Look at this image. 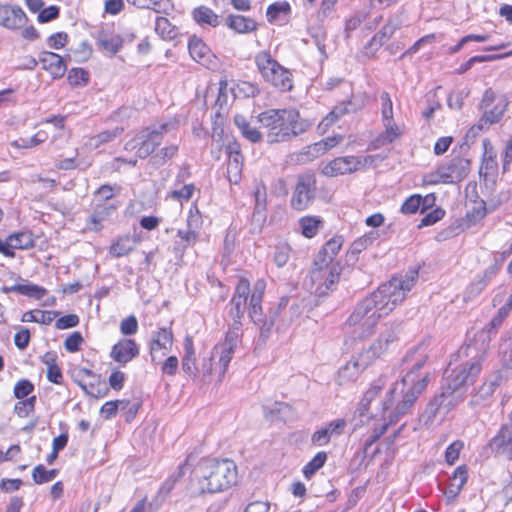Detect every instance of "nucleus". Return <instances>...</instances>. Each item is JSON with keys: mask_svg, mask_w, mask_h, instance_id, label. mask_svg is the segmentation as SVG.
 Returning a JSON list of instances; mask_svg holds the SVG:
<instances>
[{"mask_svg": "<svg viewBox=\"0 0 512 512\" xmlns=\"http://www.w3.org/2000/svg\"><path fill=\"white\" fill-rule=\"evenodd\" d=\"M291 248L287 243H280L274 248L273 261L277 267L281 268L286 265L290 258Z\"/></svg>", "mask_w": 512, "mask_h": 512, "instance_id": "obj_58", "label": "nucleus"}, {"mask_svg": "<svg viewBox=\"0 0 512 512\" xmlns=\"http://www.w3.org/2000/svg\"><path fill=\"white\" fill-rule=\"evenodd\" d=\"M188 50L192 59L199 64L210 68L214 63V55L200 38L195 36L191 37L188 42Z\"/></svg>", "mask_w": 512, "mask_h": 512, "instance_id": "obj_28", "label": "nucleus"}, {"mask_svg": "<svg viewBox=\"0 0 512 512\" xmlns=\"http://www.w3.org/2000/svg\"><path fill=\"white\" fill-rule=\"evenodd\" d=\"M34 390V385L27 379L19 380L14 386V396L17 399L27 397Z\"/></svg>", "mask_w": 512, "mask_h": 512, "instance_id": "obj_64", "label": "nucleus"}, {"mask_svg": "<svg viewBox=\"0 0 512 512\" xmlns=\"http://www.w3.org/2000/svg\"><path fill=\"white\" fill-rule=\"evenodd\" d=\"M122 127H116L113 130L102 131L90 138L89 145L98 148L105 143H109L119 137L123 133Z\"/></svg>", "mask_w": 512, "mask_h": 512, "instance_id": "obj_48", "label": "nucleus"}, {"mask_svg": "<svg viewBox=\"0 0 512 512\" xmlns=\"http://www.w3.org/2000/svg\"><path fill=\"white\" fill-rule=\"evenodd\" d=\"M467 479L468 470L465 465H461L454 470L449 484L444 491V494L449 501H454L457 498L463 486L467 482Z\"/></svg>", "mask_w": 512, "mask_h": 512, "instance_id": "obj_31", "label": "nucleus"}, {"mask_svg": "<svg viewBox=\"0 0 512 512\" xmlns=\"http://www.w3.org/2000/svg\"><path fill=\"white\" fill-rule=\"evenodd\" d=\"M136 241L129 235L119 237L109 248L112 256L120 258L133 251Z\"/></svg>", "mask_w": 512, "mask_h": 512, "instance_id": "obj_38", "label": "nucleus"}, {"mask_svg": "<svg viewBox=\"0 0 512 512\" xmlns=\"http://www.w3.org/2000/svg\"><path fill=\"white\" fill-rule=\"evenodd\" d=\"M290 11L291 7L287 1H279L268 6L266 16L269 22H274L280 15L286 16Z\"/></svg>", "mask_w": 512, "mask_h": 512, "instance_id": "obj_51", "label": "nucleus"}, {"mask_svg": "<svg viewBox=\"0 0 512 512\" xmlns=\"http://www.w3.org/2000/svg\"><path fill=\"white\" fill-rule=\"evenodd\" d=\"M38 61L43 70L47 71L53 79L62 78L67 71V64L63 57L51 51H42Z\"/></svg>", "mask_w": 512, "mask_h": 512, "instance_id": "obj_21", "label": "nucleus"}, {"mask_svg": "<svg viewBox=\"0 0 512 512\" xmlns=\"http://www.w3.org/2000/svg\"><path fill=\"white\" fill-rule=\"evenodd\" d=\"M234 123L241 132L242 136L252 143H257L262 139V134L257 128L252 127L247 119L242 115L234 117Z\"/></svg>", "mask_w": 512, "mask_h": 512, "instance_id": "obj_40", "label": "nucleus"}, {"mask_svg": "<svg viewBox=\"0 0 512 512\" xmlns=\"http://www.w3.org/2000/svg\"><path fill=\"white\" fill-rule=\"evenodd\" d=\"M139 355V347L133 339L118 341L111 350L110 357L120 365H126Z\"/></svg>", "mask_w": 512, "mask_h": 512, "instance_id": "obj_26", "label": "nucleus"}, {"mask_svg": "<svg viewBox=\"0 0 512 512\" xmlns=\"http://www.w3.org/2000/svg\"><path fill=\"white\" fill-rule=\"evenodd\" d=\"M398 329L399 325L397 323H386L378 337L373 340L367 348H364L359 352L361 359L363 360V364H368L370 366L377 359L384 356L389 351L390 346L397 341Z\"/></svg>", "mask_w": 512, "mask_h": 512, "instance_id": "obj_14", "label": "nucleus"}, {"mask_svg": "<svg viewBox=\"0 0 512 512\" xmlns=\"http://www.w3.org/2000/svg\"><path fill=\"white\" fill-rule=\"evenodd\" d=\"M340 273L339 265H315L314 261L305 285L316 296H326L335 289Z\"/></svg>", "mask_w": 512, "mask_h": 512, "instance_id": "obj_9", "label": "nucleus"}, {"mask_svg": "<svg viewBox=\"0 0 512 512\" xmlns=\"http://www.w3.org/2000/svg\"><path fill=\"white\" fill-rule=\"evenodd\" d=\"M192 15L195 22L202 27H217L220 23L219 16L207 6L195 8Z\"/></svg>", "mask_w": 512, "mask_h": 512, "instance_id": "obj_34", "label": "nucleus"}, {"mask_svg": "<svg viewBox=\"0 0 512 512\" xmlns=\"http://www.w3.org/2000/svg\"><path fill=\"white\" fill-rule=\"evenodd\" d=\"M316 195V177L313 173H304L298 176L295 189L291 197V207L303 211L310 207Z\"/></svg>", "mask_w": 512, "mask_h": 512, "instance_id": "obj_15", "label": "nucleus"}, {"mask_svg": "<svg viewBox=\"0 0 512 512\" xmlns=\"http://www.w3.org/2000/svg\"><path fill=\"white\" fill-rule=\"evenodd\" d=\"M383 125L385 127V131L372 142L373 148L375 149L392 143L401 135V131L395 124L394 119L390 121H383Z\"/></svg>", "mask_w": 512, "mask_h": 512, "instance_id": "obj_35", "label": "nucleus"}, {"mask_svg": "<svg viewBox=\"0 0 512 512\" xmlns=\"http://www.w3.org/2000/svg\"><path fill=\"white\" fill-rule=\"evenodd\" d=\"M462 399L461 394H452L450 390H447L442 385L441 393L435 396L426 407L425 413L427 415V421H433L438 414L445 415L461 402Z\"/></svg>", "mask_w": 512, "mask_h": 512, "instance_id": "obj_17", "label": "nucleus"}, {"mask_svg": "<svg viewBox=\"0 0 512 512\" xmlns=\"http://www.w3.org/2000/svg\"><path fill=\"white\" fill-rule=\"evenodd\" d=\"M220 369V354L214 353L213 349L211 356L208 359H203L200 371L203 376H210L213 371H215L218 374L219 381L221 382L226 372L223 375H220Z\"/></svg>", "mask_w": 512, "mask_h": 512, "instance_id": "obj_46", "label": "nucleus"}, {"mask_svg": "<svg viewBox=\"0 0 512 512\" xmlns=\"http://www.w3.org/2000/svg\"><path fill=\"white\" fill-rule=\"evenodd\" d=\"M488 447L496 457L512 460V423L504 424L489 441Z\"/></svg>", "mask_w": 512, "mask_h": 512, "instance_id": "obj_19", "label": "nucleus"}, {"mask_svg": "<svg viewBox=\"0 0 512 512\" xmlns=\"http://www.w3.org/2000/svg\"><path fill=\"white\" fill-rule=\"evenodd\" d=\"M155 32L166 40H173L178 35V29L168 18L159 16L155 20Z\"/></svg>", "mask_w": 512, "mask_h": 512, "instance_id": "obj_43", "label": "nucleus"}, {"mask_svg": "<svg viewBox=\"0 0 512 512\" xmlns=\"http://www.w3.org/2000/svg\"><path fill=\"white\" fill-rule=\"evenodd\" d=\"M343 244L341 236L328 240L315 257V265H339L335 263L334 257L338 254Z\"/></svg>", "mask_w": 512, "mask_h": 512, "instance_id": "obj_30", "label": "nucleus"}, {"mask_svg": "<svg viewBox=\"0 0 512 512\" xmlns=\"http://www.w3.org/2000/svg\"><path fill=\"white\" fill-rule=\"evenodd\" d=\"M10 246L14 249L27 250L34 246V239L30 232H18L8 236Z\"/></svg>", "mask_w": 512, "mask_h": 512, "instance_id": "obj_47", "label": "nucleus"}, {"mask_svg": "<svg viewBox=\"0 0 512 512\" xmlns=\"http://www.w3.org/2000/svg\"><path fill=\"white\" fill-rule=\"evenodd\" d=\"M470 171V162L457 157L438 167V169L424 177V183L436 185L439 183H457L467 177Z\"/></svg>", "mask_w": 512, "mask_h": 512, "instance_id": "obj_13", "label": "nucleus"}, {"mask_svg": "<svg viewBox=\"0 0 512 512\" xmlns=\"http://www.w3.org/2000/svg\"><path fill=\"white\" fill-rule=\"evenodd\" d=\"M364 107V100L360 96H353L346 102H342L334 107V109L322 119L318 125V129L325 133L336 121L342 116L355 113Z\"/></svg>", "mask_w": 512, "mask_h": 512, "instance_id": "obj_18", "label": "nucleus"}, {"mask_svg": "<svg viewBox=\"0 0 512 512\" xmlns=\"http://www.w3.org/2000/svg\"><path fill=\"white\" fill-rule=\"evenodd\" d=\"M258 71L274 87L289 91L292 88L291 73L281 66L267 51H261L255 56Z\"/></svg>", "mask_w": 512, "mask_h": 512, "instance_id": "obj_10", "label": "nucleus"}, {"mask_svg": "<svg viewBox=\"0 0 512 512\" xmlns=\"http://www.w3.org/2000/svg\"><path fill=\"white\" fill-rule=\"evenodd\" d=\"M325 153V144L314 143L305 147L299 154L297 160L300 162H310Z\"/></svg>", "mask_w": 512, "mask_h": 512, "instance_id": "obj_50", "label": "nucleus"}, {"mask_svg": "<svg viewBox=\"0 0 512 512\" xmlns=\"http://www.w3.org/2000/svg\"><path fill=\"white\" fill-rule=\"evenodd\" d=\"M80 373L89 378V381L82 380L79 382V385L81 386L83 391L90 396L96 398L100 397L101 391L97 386L100 382L99 376H97L95 373L88 369H82Z\"/></svg>", "mask_w": 512, "mask_h": 512, "instance_id": "obj_44", "label": "nucleus"}, {"mask_svg": "<svg viewBox=\"0 0 512 512\" xmlns=\"http://www.w3.org/2000/svg\"><path fill=\"white\" fill-rule=\"evenodd\" d=\"M36 396H31L25 400L18 401L14 406V412L21 418L28 417L35 408Z\"/></svg>", "mask_w": 512, "mask_h": 512, "instance_id": "obj_59", "label": "nucleus"}, {"mask_svg": "<svg viewBox=\"0 0 512 512\" xmlns=\"http://www.w3.org/2000/svg\"><path fill=\"white\" fill-rule=\"evenodd\" d=\"M178 150L179 148L176 144L165 146L152 156L151 161L156 166H162L167 161L173 159L178 154Z\"/></svg>", "mask_w": 512, "mask_h": 512, "instance_id": "obj_49", "label": "nucleus"}, {"mask_svg": "<svg viewBox=\"0 0 512 512\" xmlns=\"http://www.w3.org/2000/svg\"><path fill=\"white\" fill-rule=\"evenodd\" d=\"M129 4L141 9H151L159 13L165 10L168 0H127Z\"/></svg>", "mask_w": 512, "mask_h": 512, "instance_id": "obj_56", "label": "nucleus"}, {"mask_svg": "<svg viewBox=\"0 0 512 512\" xmlns=\"http://www.w3.org/2000/svg\"><path fill=\"white\" fill-rule=\"evenodd\" d=\"M26 22L27 16L20 7L0 3L1 26L10 30H16L22 28Z\"/></svg>", "mask_w": 512, "mask_h": 512, "instance_id": "obj_23", "label": "nucleus"}, {"mask_svg": "<svg viewBox=\"0 0 512 512\" xmlns=\"http://www.w3.org/2000/svg\"><path fill=\"white\" fill-rule=\"evenodd\" d=\"M406 22L407 19L404 13H396L388 19L375 35L385 44Z\"/></svg>", "mask_w": 512, "mask_h": 512, "instance_id": "obj_32", "label": "nucleus"}, {"mask_svg": "<svg viewBox=\"0 0 512 512\" xmlns=\"http://www.w3.org/2000/svg\"><path fill=\"white\" fill-rule=\"evenodd\" d=\"M463 356L468 359L461 363H457L456 359L452 360L444 371L443 386L452 394L462 395L460 390L473 384L482 369L486 350L479 352L475 346L467 345L460 348L457 353V358L460 359Z\"/></svg>", "mask_w": 512, "mask_h": 512, "instance_id": "obj_5", "label": "nucleus"}, {"mask_svg": "<svg viewBox=\"0 0 512 512\" xmlns=\"http://www.w3.org/2000/svg\"><path fill=\"white\" fill-rule=\"evenodd\" d=\"M257 118L261 126L267 129L269 143L289 141L305 133L312 125L296 109H269Z\"/></svg>", "mask_w": 512, "mask_h": 512, "instance_id": "obj_4", "label": "nucleus"}, {"mask_svg": "<svg viewBox=\"0 0 512 512\" xmlns=\"http://www.w3.org/2000/svg\"><path fill=\"white\" fill-rule=\"evenodd\" d=\"M3 291L6 293H18L24 296L41 299L46 294V289L38 285L27 283V284H15L12 286H5Z\"/></svg>", "mask_w": 512, "mask_h": 512, "instance_id": "obj_36", "label": "nucleus"}, {"mask_svg": "<svg viewBox=\"0 0 512 512\" xmlns=\"http://www.w3.org/2000/svg\"><path fill=\"white\" fill-rule=\"evenodd\" d=\"M499 356L501 360L499 375L503 379H508L512 376V331L503 335L499 344Z\"/></svg>", "mask_w": 512, "mask_h": 512, "instance_id": "obj_27", "label": "nucleus"}, {"mask_svg": "<svg viewBox=\"0 0 512 512\" xmlns=\"http://www.w3.org/2000/svg\"><path fill=\"white\" fill-rule=\"evenodd\" d=\"M172 126L171 123H162L142 129L126 142L124 149L126 151H135L137 158L145 159L161 144L164 134Z\"/></svg>", "mask_w": 512, "mask_h": 512, "instance_id": "obj_8", "label": "nucleus"}, {"mask_svg": "<svg viewBox=\"0 0 512 512\" xmlns=\"http://www.w3.org/2000/svg\"><path fill=\"white\" fill-rule=\"evenodd\" d=\"M417 278L418 271L416 270L410 271L404 277H392L364 299L375 308L380 316L386 317L405 299Z\"/></svg>", "mask_w": 512, "mask_h": 512, "instance_id": "obj_6", "label": "nucleus"}, {"mask_svg": "<svg viewBox=\"0 0 512 512\" xmlns=\"http://www.w3.org/2000/svg\"><path fill=\"white\" fill-rule=\"evenodd\" d=\"M427 359L426 349L422 346L407 352L403 361L410 364L408 372L401 381L393 385L387 397L380 402L384 419H388V422L383 424L379 431H375L367 445L377 441L386 433L389 425L398 422L401 417L411 412L414 403L429 382V373H419Z\"/></svg>", "mask_w": 512, "mask_h": 512, "instance_id": "obj_1", "label": "nucleus"}, {"mask_svg": "<svg viewBox=\"0 0 512 512\" xmlns=\"http://www.w3.org/2000/svg\"><path fill=\"white\" fill-rule=\"evenodd\" d=\"M464 443L461 440L452 442L445 451V460L452 465L459 458L460 451L463 449Z\"/></svg>", "mask_w": 512, "mask_h": 512, "instance_id": "obj_62", "label": "nucleus"}, {"mask_svg": "<svg viewBox=\"0 0 512 512\" xmlns=\"http://www.w3.org/2000/svg\"><path fill=\"white\" fill-rule=\"evenodd\" d=\"M88 81V73L82 68H73L68 73V82L73 86L85 85Z\"/></svg>", "mask_w": 512, "mask_h": 512, "instance_id": "obj_61", "label": "nucleus"}, {"mask_svg": "<svg viewBox=\"0 0 512 512\" xmlns=\"http://www.w3.org/2000/svg\"><path fill=\"white\" fill-rule=\"evenodd\" d=\"M250 293V283L247 279L241 278L235 288L234 295L229 302L228 315L233 320L223 342L214 346V353L220 354V375H223L233 358L236 347L242 337V318Z\"/></svg>", "mask_w": 512, "mask_h": 512, "instance_id": "obj_3", "label": "nucleus"}, {"mask_svg": "<svg viewBox=\"0 0 512 512\" xmlns=\"http://www.w3.org/2000/svg\"><path fill=\"white\" fill-rule=\"evenodd\" d=\"M429 196L422 197L421 195L415 194L407 198L401 206V212L404 214H414L421 207L422 212L427 208V201Z\"/></svg>", "mask_w": 512, "mask_h": 512, "instance_id": "obj_45", "label": "nucleus"}, {"mask_svg": "<svg viewBox=\"0 0 512 512\" xmlns=\"http://www.w3.org/2000/svg\"><path fill=\"white\" fill-rule=\"evenodd\" d=\"M511 54H512V52L507 53V54H503V55H477V56H473L468 61H466L465 63L460 65V67L458 68V73L459 74L465 73L466 71L471 69L472 66L475 63L493 61L495 59L504 58V57H506L508 55H511Z\"/></svg>", "mask_w": 512, "mask_h": 512, "instance_id": "obj_55", "label": "nucleus"}, {"mask_svg": "<svg viewBox=\"0 0 512 512\" xmlns=\"http://www.w3.org/2000/svg\"><path fill=\"white\" fill-rule=\"evenodd\" d=\"M47 136L45 132L39 131L31 138H20L15 140L12 145L17 148H31L39 145L46 140Z\"/></svg>", "mask_w": 512, "mask_h": 512, "instance_id": "obj_60", "label": "nucleus"}, {"mask_svg": "<svg viewBox=\"0 0 512 512\" xmlns=\"http://www.w3.org/2000/svg\"><path fill=\"white\" fill-rule=\"evenodd\" d=\"M382 316L374 307L363 299L360 301L346 320V325L353 329V333L360 338L372 335Z\"/></svg>", "mask_w": 512, "mask_h": 512, "instance_id": "obj_11", "label": "nucleus"}, {"mask_svg": "<svg viewBox=\"0 0 512 512\" xmlns=\"http://www.w3.org/2000/svg\"><path fill=\"white\" fill-rule=\"evenodd\" d=\"M119 207V203L96 204L93 212L86 220V229L92 232L102 230V223L107 220Z\"/></svg>", "mask_w": 512, "mask_h": 512, "instance_id": "obj_24", "label": "nucleus"}, {"mask_svg": "<svg viewBox=\"0 0 512 512\" xmlns=\"http://www.w3.org/2000/svg\"><path fill=\"white\" fill-rule=\"evenodd\" d=\"M497 94L492 88H488L484 91L483 97L479 103V109L482 111L477 124H475L471 130H485L491 125L499 123L503 118L507 108L508 100L501 98L497 103Z\"/></svg>", "mask_w": 512, "mask_h": 512, "instance_id": "obj_12", "label": "nucleus"}, {"mask_svg": "<svg viewBox=\"0 0 512 512\" xmlns=\"http://www.w3.org/2000/svg\"><path fill=\"white\" fill-rule=\"evenodd\" d=\"M346 427L344 419H336L321 429L315 431L311 436V442L315 446H325L335 436H340Z\"/></svg>", "mask_w": 512, "mask_h": 512, "instance_id": "obj_25", "label": "nucleus"}, {"mask_svg": "<svg viewBox=\"0 0 512 512\" xmlns=\"http://www.w3.org/2000/svg\"><path fill=\"white\" fill-rule=\"evenodd\" d=\"M265 288L266 284L264 280H257L255 282L248 307L249 317L253 323L258 326L260 330V339L263 342H265L271 334L276 315L283 309H286L289 303V298L283 297L278 303L277 311L270 313L269 316L264 315L261 304Z\"/></svg>", "mask_w": 512, "mask_h": 512, "instance_id": "obj_7", "label": "nucleus"}, {"mask_svg": "<svg viewBox=\"0 0 512 512\" xmlns=\"http://www.w3.org/2000/svg\"><path fill=\"white\" fill-rule=\"evenodd\" d=\"M298 224L303 236L313 238L323 227V220L318 216H304L299 219Z\"/></svg>", "mask_w": 512, "mask_h": 512, "instance_id": "obj_39", "label": "nucleus"}, {"mask_svg": "<svg viewBox=\"0 0 512 512\" xmlns=\"http://www.w3.org/2000/svg\"><path fill=\"white\" fill-rule=\"evenodd\" d=\"M371 157H357V156H344L337 157L327 163L322 173L328 177H335L347 173H352L359 169L364 168L367 165L368 160Z\"/></svg>", "mask_w": 512, "mask_h": 512, "instance_id": "obj_16", "label": "nucleus"}, {"mask_svg": "<svg viewBox=\"0 0 512 512\" xmlns=\"http://www.w3.org/2000/svg\"><path fill=\"white\" fill-rule=\"evenodd\" d=\"M203 223L202 216L196 206L190 208L189 214L187 217V229L197 231L201 228Z\"/></svg>", "mask_w": 512, "mask_h": 512, "instance_id": "obj_63", "label": "nucleus"}, {"mask_svg": "<svg viewBox=\"0 0 512 512\" xmlns=\"http://www.w3.org/2000/svg\"><path fill=\"white\" fill-rule=\"evenodd\" d=\"M184 349L185 355L182 359V370L190 377L195 378L199 372V369L196 367L195 364V349L191 338H185Z\"/></svg>", "mask_w": 512, "mask_h": 512, "instance_id": "obj_33", "label": "nucleus"}, {"mask_svg": "<svg viewBox=\"0 0 512 512\" xmlns=\"http://www.w3.org/2000/svg\"><path fill=\"white\" fill-rule=\"evenodd\" d=\"M58 314L59 313L56 311L31 310L23 314L22 321L48 325L58 316Z\"/></svg>", "mask_w": 512, "mask_h": 512, "instance_id": "obj_42", "label": "nucleus"}, {"mask_svg": "<svg viewBox=\"0 0 512 512\" xmlns=\"http://www.w3.org/2000/svg\"><path fill=\"white\" fill-rule=\"evenodd\" d=\"M368 364H363L360 354L353 356L345 365L339 370L336 378L338 385H346L355 382L360 374L368 367Z\"/></svg>", "mask_w": 512, "mask_h": 512, "instance_id": "obj_22", "label": "nucleus"}, {"mask_svg": "<svg viewBox=\"0 0 512 512\" xmlns=\"http://www.w3.org/2000/svg\"><path fill=\"white\" fill-rule=\"evenodd\" d=\"M227 179L231 184H238L242 178L243 155L240 152V146L236 142L227 145Z\"/></svg>", "mask_w": 512, "mask_h": 512, "instance_id": "obj_20", "label": "nucleus"}, {"mask_svg": "<svg viewBox=\"0 0 512 512\" xmlns=\"http://www.w3.org/2000/svg\"><path fill=\"white\" fill-rule=\"evenodd\" d=\"M237 481V467L229 459H201L192 471L187 486L190 497L214 494L230 488Z\"/></svg>", "mask_w": 512, "mask_h": 512, "instance_id": "obj_2", "label": "nucleus"}, {"mask_svg": "<svg viewBox=\"0 0 512 512\" xmlns=\"http://www.w3.org/2000/svg\"><path fill=\"white\" fill-rule=\"evenodd\" d=\"M506 380L507 379H503V377L499 375L498 371L495 380L484 382L483 385L479 388L475 397L481 400H485L486 398L493 394L497 386H499L503 381Z\"/></svg>", "mask_w": 512, "mask_h": 512, "instance_id": "obj_57", "label": "nucleus"}, {"mask_svg": "<svg viewBox=\"0 0 512 512\" xmlns=\"http://www.w3.org/2000/svg\"><path fill=\"white\" fill-rule=\"evenodd\" d=\"M58 470H47L43 465H37L32 471V477L36 484H44L56 478Z\"/></svg>", "mask_w": 512, "mask_h": 512, "instance_id": "obj_53", "label": "nucleus"}, {"mask_svg": "<svg viewBox=\"0 0 512 512\" xmlns=\"http://www.w3.org/2000/svg\"><path fill=\"white\" fill-rule=\"evenodd\" d=\"M97 45L110 55H115L122 48L123 40L119 35L101 32L97 39Z\"/></svg>", "mask_w": 512, "mask_h": 512, "instance_id": "obj_37", "label": "nucleus"}, {"mask_svg": "<svg viewBox=\"0 0 512 512\" xmlns=\"http://www.w3.org/2000/svg\"><path fill=\"white\" fill-rule=\"evenodd\" d=\"M129 406L128 400L107 401L100 410L105 419H111L116 416L118 410H124Z\"/></svg>", "mask_w": 512, "mask_h": 512, "instance_id": "obj_54", "label": "nucleus"}, {"mask_svg": "<svg viewBox=\"0 0 512 512\" xmlns=\"http://www.w3.org/2000/svg\"><path fill=\"white\" fill-rule=\"evenodd\" d=\"M327 460V454L324 451L318 452L303 468V474L310 478L317 470L323 467Z\"/></svg>", "mask_w": 512, "mask_h": 512, "instance_id": "obj_52", "label": "nucleus"}, {"mask_svg": "<svg viewBox=\"0 0 512 512\" xmlns=\"http://www.w3.org/2000/svg\"><path fill=\"white\" fill-rule=\"evenodd\" d=\"M172 342L173 334L170 329L160 328L157 332H155L150 343V354L152 361H155L159 353L160 356L166 355L172 346Z\"/></svg>", "mask_w": 512, "mask_h": 512, "instance_id": "obj_29", "label": "nucleus"}, {"mask_svg": "<svg viewBox=\"0 0 512 512\" xmlns=\"http://www.w3.org/2000/svg\"><path fill=\"white\" fill-rule=\"evenodd\" d=\"M227 25L238 33H248L256 29V22L242 15H230L227 17Z\"/></svg>", "mask_w": 512, "mask_h": 512, "instance_id": "obj_41", "label": "nucleus"}]
</instances>
